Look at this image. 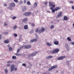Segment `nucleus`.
<instances>
[{"label": "nucleus", "instance_id": "47", "mask_svg": "<svg viewBox=\"0 0 74 74\" xmlns=\"http://www.w3.org/2000/svg\"><path fill=\"white\" fill-rule=\"evenodd\" d=\"M4 6L5 7H7V4H4Z\"/></svg>", "mask_w": 74, "mask_h": 74}, {"label": "nucleus", "instance_id": "10", "mask_svg": "<svg viewBox=\"0 0 74 74\" xmlns=\"http://www.w3.org/2000/svg\"><path fill=\"white\" fill-rule=\"evenodd\" d=\"M37 41V39H34L32 40H31L30 41L31 42H33L35 41Z\"/></svg>", "mask_w": 74, "mask_h": 74}, {"label": "nucleus", "instance_id": "26", "mask_svg": "<svg viewBox=\"0 0 74 74\" xmlns=\"http://www.w3.org/2000/svg\"><path fill=\"white\" fill-rule=\"evenodd\" d=\"M27 4L28 5H31V3H30V1H27Z\"/></svg>", "mask_w": 74, "mask_h": 74}, {"label": "nucleus", "instance_id": "34", "mask_svg": "<svg viewBox=\"0 0 74 74\" xmlns=\"http://www.w3.org/2000/svg\"><path fill=\"white\" fill-rule=\"evenodd\" d=\"M31 26H35V24L33 23H32L31 24Z\"/></svg>", "mask_w": 74, "mask_h": 74}, {"label": "nucleus", "instance_id": "40", "mask_svg": "<svg viewBox=\"0 0 74 74\" xmlns=\"http://www.w3.org/2000/svg\"><path fill=\"white\" fill-rule=\"evenodd\" d=\"M7 25V23H4V26H6Z\"/></svg>", "mask_w": 74, "mask_h": 74}, {"label": "nucleus", "instance_id": "17", "mask_svg": "<svg viewBox=\"0 0 74 74\" xmlns=\"http://www.w3.org/2000/svg\"><path fill=\"white\" fill-rule=\"evenodd\" d=\"M24 29H28V27L27 26V25H25L24 26Z\"/></svg>", "mask_w": 74, "mask_h": 74}, {"label": "nucleus", "instance_id": "45", "mask_svg": "<svg viewBox=\"0 0 74 74\" xmlns=\"http://www.w3.org/2000/svg\"><path fill=\"white\" fill-rule=\"evenodd\" d=\"M23 2L24 3H26V0H24Z\"/></svg>", "mask_w": 74, "mask_h": 74}, {"label": "nucleus", "instance_id": "58", "mask_svg": "<svg viewBox=\"0 0 74 74\" xmlns=\"http://www.w3.org/2000/svg\"><path fill=\"white\" fill-rule=\"evenodd\" d=\"M11 10H12V9H11Z\"/></svg>", "mask_w": 74, "mask_h": 74}, {"label": "nucleus", "instance_id": "53", "mask_svg": "<svg viewBox=\"0 0 74 74\" xmlns=\"http://www.w3.org/2000/svg\"><path fill=\"white\" fill-rule=\"evenodd\" d=\"M5 34H8V32H5Z\"/></svg>", "mask_w": 74, "mask_h": 74}, {"label": "nucleus", "instance_id": "36", "mask_svg": "<svg viewBox=\"0 0 74 74\" xmlns=\"http://www.w3.org/2000/svg\"><path fill=\"white\" fill-rule=\"evenodd\" d=\"M15 55H16V56H20V55H21V54L16 53L15 54Z\"/></svg>", "mask_w": 74, "mask_h": 74}, {"label": "nucleus", "instance_id": "12", "mask_svg": "<svg viewBox=\"0 0 74 74\" xmlns=\"http://www.w3.org/2000/svg\"><path fill=\"white\" fill-rule=\"evenodd\" d=\"M60 8L59 7H56L55 8L54 10L56 11H58L59 10H60Z\"/></svg>", "mask_w": 74, "mask_h": 74}, {"label": "nucleus", "instance_id": "1", "mask_svg": "<svg viewBox=\"0 0 74 74\" xmlns=\"http://www.w3.org/2000/svg\"><path fill=\"white\" fill-rule=\"evenodd\" d=\"M31 45H24L21 46L20 48H18L17 51V53H19V51H20L21 49L23 48V49H29L31 48Z\"/></svg>", "mask_w": 74, "mask_h": 74}, {"label": "nucleus", "instance_id": "46", "mask_svg": "<svg viewBox=\"0 0 74 74\" xmlns=\"http://www.w3.org/2000/svg\"><path fill=\"white\" fill-rule=\"evenodd\" d=\"M47 3H48V2H47L45 3L44 4H45V5H47Z\"/></svg>", "mask_w": 74, "mask_h": 74}, {"label": "nucleus", "instance_id": "38", "mask_svg": "<svg viewBox=\"0 0 74 74\" xmlns=\"http://www.w3.org/2000/svg\"><path fill=\"white\" fill-rule=\"evenodd\" d=\"M23 3V1H19V4H22Z\"/></svg>", "mask_w": 74, "mask_h": 74}, {"label": "nucleus", "instance_id": "7", "mask_svg": "<svg viewBox=\"0 0 74 74\" xmlns=\"http://www.w3.org/2000/svg\"><path fill=\"white\" fill-rule=\"evenodd\" d=\"M14 67H15V65L14 64L12 65L10 68V71L12 72L14 71Z\"/></svg>", "mask_w": 74, "mask_h": 74}, {"label": "nucleus", "instance_id": "9", "mask_svg": "<svg viewBox=\"0 0 74 74\" xmlns=\"http://www.w3.org/2000/svg\"><path fill=\"white\" fill-rule=\"evenodd\" d=\"M62 15V12H60L59 13L58 15L56 16L57 18H59V17H60Z\"/></svg>", "mask_w": 74, "mask_h": 74}, {"label": "nucleus", "instance_id": "4", "mask_svg": "<svg viewBox=\"0 0 74 74\" xmlns=\"http://www.w3.org/2000/svg\"><path fill=\"white\" fill-rule=\"evenodd\" d=\"M57 67L58 66L57 65L52 66L48 69V71H51V70H53V69H56V68H57Z\"/></svg>", "mask_w": 74, "mask_h": 74}, {"label": "nucleus", "instance_id": "27", "mask_svg": "<svg viewBox=\"0 0 74 74\" xmlns=\"http://www.w3.org/2000/svg\"><path fill=\"white\" fill-rule=\"evenodd\" d=\"M11 5L12 6V7H14L15 5V3H12L11 4Z\"/></svg>", "mask_w": 74, "mask_h": 74}, {"label": "nucleus", "instance_id": "30", "mask_svg": "<svg viewBox=\"0 0 74 74\" xmlns=\"http://www.w3.org/2000/svg\"><path fill=\"white\" fill-rule=\"evenodd\" d=\"M9 50L10 51H12V48H11V47H10L9 48Z\"/></svg>", "mask_w": 74, "mask_h": 74}, {"label": "nucleus", "instance_id": "35", "mask_svg": "<svg viewBox=\"0 0 74 74\" xmlns=\"http://www.w3.org/2000/svg\"><path fill=\"white\" fill-rule=\"evenodd\" d=\"M16 18V17L15 16H13L12 18V19H15Z\"/></svg>", "mask_w": 74, "mask_h": 74}, {"label": "nucleus", "instance_id": "31", "mask_svg": "<svg viewBox=\"0 0 74 74\" xmlns=\"http://www.w3.org/2000/svg\"><path fill=\"white\" fill-rule=\"evenodd\" d=\"M5 72L6 73H8V70L7 69H5Z\"/></svg>", "mask_w": 74, "mask_h": 74}, {"label": "nucleus", "instance_id": "21", "mask_svg": "<svg viewBox=\"0 0 74 74\" xmlns=\"http://www.w3.org/2000/svg\"><path fill=\"white\" fill-rule=\"evenodd\" d=\"M67 40L69 41H71V38H70L69 37H68L67 38Z\"/></svg>", "mask_w": 74, "mask_h": 74}, {"label": "nucleus", "instance_id": "48", "mask_svg": "<svg viewBox=\"0 0 74 74\" xmlns=\"http://www.w3.org/2000/svg\"><path fill=\"white\" fill-rule=\"evenodd\" d=\"M14 70V71H16L17 70V68H15Z\"/></svg>", "mask_w": 74, "mask_h": 74}, {"label": "nucleus", "instance_id": "6", "mask_svg": "<svg viewBox=\"0 0 74 74\" xmlns=\"http://www.w3.org/2000/svg\"><path fill=\"white\" fill-rule=\"evenodd\" d=\"M31 14V12H29L28 13H25L23 14V15L25 16H30Z\"/></svg>", "mask_w": 74, "mask_h": 74}, {"label": "nucleus", "instance_id": "42", "mask_svg": "<svg viewBox=\"0 0 74 74\" xmlns=\"http://www.w3.org/2000/svg\"><path fill=\"white\" fill-rule=\"evenodd\" d=\"M69 3L70 4H72V3H73V1H70L69 2Z\"/></svg>", "mask_w": 74, "mask_h": 74}, {"label": "nucleus", "instance_id": "5", "mask_svg": "<svg viewBox=\"0 0 74 74\" xmlns=\"http://www.w3.org/2000/svg\"><path fill=\"white\" fill-rule=\"evenodd\" d=\"M64 58H66V56H60L59 57L57 58V60H63V59H64Z\"/></svg>", "mask_w": 74, "mask_h": 74}, {"label": "nucleus", "instance_id": "16", "mask_svg": "<svg viewBox=\"0 0 74 74\" xmlns=\"http://www.w3.org/2000/svg\"><path fill=\"white\" fill-rule=\"evenodd\" d=\"M27 21V18H25L23 20L22 22H24Z\"/></svg>", "mask_w": 74, "mask_h": 74}, {"label": "nucleus", "instance_id": "20", "mask_svg": "<svg viewBox=\"0 0 74 74\" xmlns=\"http://www.w3.org/2000/svg\"><path fill=\"white\" fill-rule=\"evenodd\" d=\"M4 42L5 44H8V43H9V41L7 40H5L4 41Z\"/></svg>", "mask_w": 74, "mask_h": 74}, {"label": "nucleus", "instance_id": "14", "mask_svg": "<svg viewBox=\"0 0 74 74\" xmlns=\"http://www.w3.org/2000/svg\"><path fill=\"white\" fill-rule=\"evenodd\" d=\"M40 28H37L36 30V32H39V33H40Z\"/></svg>", "mask_w": 74, "mask_h": 74}, {"label": "nucleus", "instance_id": "11", "mask_svg": "<svg viewBox=\"0 0 74 74\" xmlns=\"http://www.w3.org/2000/svg\"><path fill=\"white\" fill-rule=\"evenodd\" d=\"M37 53V52H35L34 53H32L31 55V56H35Z\"/></svg>", "mask_w": 74, "mask_h": 74}, {"label": "nucleus", "instance_id": "8", "mask_svg": "<svg viewBox=\"0 0 74 74\" xmlns=\"http://www.w3.org/2000/svg\"><path fill=\"white\" fill-rule=\"evenodd\" d=\"M45 28H44V27H42L40 29V30L39 31V34H40V33H41V32H44V31H45Z\"/></svg>", "mask_w": 74, "mask_h": 74}, {"label": "nucleus", "instance_id": "43", "mask_svg": "<svg viewBox=\"0 0 74 74\" xmlns=\"http://www.w3.org/2000/svg\"><path fill=\"white\" fill-rule=\"evenodd\" d=\"M7 66L8 67H10V64H7Z\"/></svg>", "mask_w": 74, "mask_h": 74}, {"label": "nucleus", "instance_id": "32", "mask_svg": "<svg viewBox=\"0 0 74 74\" xmlns=\"http://www.w3.org/2000/svg\"><path fill=\"white\" fill-rule=\"evenodd\" d=\"M53 27H54V26L53 25H52L50 27V28L51 29H53Z\"/></svg>", "mask_w": 74, "mask_h": 74}, {"label": "nucleus", "instance_id": "24", "mask_svg": "<svg viewBox=\"0 0 74 74\" xmlns=\"http://www.w3.org/2000/svg\"><path fill=\"white\" fill-rule=\"evenodd\" d=\"M34 7H37V3L35 2L34 3Z\"/></svg>", "mask_w": 74, "mask_h": 74}, {"label": "nucleus", "instance_id": "50", "mask_svg": "<svg viewBox=\"0 0 74 74\" xmlns=\"http://www.w3.org/2000/svg\"><path fill=\"white\" fill-rule=\"evenodd\" d=\"M61 73L62 74H63V73H64V71H62L61 72Z\"/></svg>", "mask_w": 74, "mask_h": 74}, {"label": "nucleus", "instance_id": "44", "mask_svg": "<svg viewBox=\"0 0 74 74\" xmlns=\"http://www.w3.org/2000/svg\"><path fill=\"white\" fill-rule=\"evenodd\" d=\"M72 8L73 10H74V6H72Z\"/></svg>", "mask_w": 74, "mask_h": 74}, {"label": "nucleus", "instance_id": "41", "mask_svg": "<svg viewBox=\"0 0 74 74\" xmlns=\"http://www.w3.org/2000/svg\"><path fill=\"white\" fill-rule=\"evenodd\" d=\"M33 32H34V30L32 29L31 31V33H33Z\"/></svg>", "mask_w": 74, "mask_h": 74}, {"label": "nucleus", "instance_id": "13", "mask_svg": "<svg viewBox=\"0 0 74 74\" xmlns=\"http://www.w3.org/2000/svg\"><path fill=\"white\" fill-rule=\"evenodd\" d=\"M52 56H49L46 57V59H51L52 58Z\"/></svg>", "mask_w": 74, "mask_h": 74}, {"label": "nucleus", "instance_id": "2", "mask_svg": "<svg viewBox=\"0 0 74 74\" xmlns=\"http://www.w3.org/2000/svg\"><path fill=\"white\" fill-rule=\"evenodd\" d=\"M49 7H52L50 8L51 10H52L55 7V4L53 2H49Z\"/></svg>", "mask_w": 74, "mask_h": 74}, {"label": "nucleus", "instance_id": "56", "mask_svg": "<svg viewBox=\"0 0 74 74\" xmlns=\"http://www.w3.org/2000/svg\"><path fill=\"white\" fill-rule=\"evenodd\" d=\"M9 46H10V45H8V47H9Z\"/></svg>", "mask_w": 74, "mask_h": 74}, {"label": "nucleus", "instance_id": "51", "mask_svg": "<svg viewBox=\"0 0 74 74\" xmlns=\"http://www.w3.org/2000/svg\"><path fill=\"white\" fill-rule=\"evenodd\" d=\"M47 12H49V13H50V12L49 11H47Z\"/></svg>", "mask_w": 74, "mask_h": 74}, {"label": "nucleus", "instance_id": "37", "mask_svg": "<svg viewBox=\"0 0 74 74\" xmlns=\"http://www.w3.org/2000/svg\"><path fill=\"white\" fill-rule=\"evenodd\" d=\"M22 65L23 66H26V64H25V63L23 64Z\"/></svg>", "mask_w": 74, "mask_h": 74}, {"label": "nucleus", "instance_id": "28", "mask_svg": "<svg viewBox=\"0 0 74 74\" xmlns=\"http://www.w3.org/2000/svg\"><path fill=\"white\" fill-rule=\"evenodd\" d=\"M51 10H52L51 12L53 13H54L55 12V9H51Z\"/></svg>", "mask_w": 74, "mask_h": 74}, {"label": "nucleus", "instance_id": "25", "mask_svg": "<svg viewBox=\"0 0 74 74\" xmlns=\"http://www.w3.org/2000/svg\"><path fill=\"white\" fill-rule=\"evenodd\" d=\"M12 58L13 59H16V56H12Z\"/></svg>", "mask_w": 74, "mask_h": 74}, {"label": "nucleus", "instance_id": "49", "mask_svg": "<svg viewBox=\"0 0 74 74\" xmlns=\"http://www.w3.org/2000/svg\"><path fill=\"white\" fill-rule=\"evenodd\" d=\"M1 38V35H0V40Z\"/></svg>", "mask_w": 74, "mask_h": 74}, {"label": "nucleus", "instance_id": "15", "mask_svg": "<svg viewBox=\"0 0 74 74\" xmlns=\"http://www.w3.org/2000/svg\"><path fill=\"white\" fill-rule=\"evenodd\" d=\"M64 21H67L68 19V18L67 16H64Z\"/></svg>", "mask_w": 74, "mask_h": 74}, {"label": "nucleus", "instance_id": "39", "mask_svg": "<svg viewBox=\"0 0 74 74\" xmlns=\"http://www.w3.org/2000/svg\"><path fill=\"white\" fill-rule=\"evenodd\" d=\"M14 1L15 2V3H18V0H14Z\"/></svg>", "mask_w": 74, "mask_h": 74}, {"label": "nucleus", "instance_id": "18", "mask_svg": "<svg viewBox=\"0 0 74 74\" xmlns=\"http://www.w3.org/2000/svg\"><path fill=\"white\" fill-rule=\"evenodd\" d=\"M54 44L55 45H58V44H59V42L56 41H55L54 42Z\"/></svg>", "mask_w": 74, "mask_h": 74}, {"label": "nucleus", "instance_id": "54", "mask_svg": "<svg viewBox=\"0 0 74 74\" xmlns=\"http://www.w3.org/2000/svg\"><path fill=\"white\" fill-rule=\"evenodd\" d=\"M35 36H36V37H37V34H35Z\"/></svg>", "mask_w": 74, "mask_h": 74}, {"label": "nucleus", "instance_id": "52", "mask_svg": "<svg viewBox=\"0 0 74 74\" xmlns=\"http://www.w3.org/2000/svg\"><path fill=\"white\" fill-rule=\"evenodd\" d=\"M72 45H74V42H73L72 43Z\"/></svg>", "mask_w": 74, "mask_h": 74}, {"label": "nucleus", "instance_id": "19", "mask_svg": "<svg viewBox=\"0 0 74 74\" xmlns=\"http://www.w3.org/2000/svg\"><path fill=\"white\" fill-rule=\"evenodd\" d=\"M26 8L24 6V8L23 9V11L24 12L26 11Z\"/></svg>", "mask_w": 74, "mask_h": 74}, {"label": "nucleus", "instance_id": "29", "mask_svg": "<svg viewBox=\"0 0 74 74\" xmlns=\"http://www.w3.org/2000/svg\"><path fill=\"white\" fill-rule=\"evenodd\" d=\"M14 35L15 37H16L17 36H18V35L16 34H14Z\"/></svg>", "mask_w": 74, "mask_h": 74}, {"label": "nucleus", "instance_id": "23", "mask_svg": "<svg viewBox=\"0 0 74 74\" xmlns=\"http://www.w3.org/2000/svg\"><path fill=\"white\" fill-rule=\"evenodd\" d=\"M12 61H8L7 62V63H12Z\"/></svg>", "mask_w": 74, "mask_h": 74}, {"label": "nucleus", "instance_id": "57", "mask_svg": "<svg viewBox=\"0 0 74 74\" xmlns=\"http://www.w3.org/2000/svg\"><path fill=\"white\" fill-rule=\"evenodd\" d=\"M58 71H57V73H58Z\"/></svg>", "mask_w": 74, "mask_h": 74}, {"label": "nucleus", "instance_id": "22", "mask_svg": "<svg viewBox=\"0 0 74 74\" xmlns=\"http://www.w3.org/2000/svg\"><path fill=\"white\" fill-rule=\"evenodd\" d=\"M47 45H48V46H49V47H50V46H51V45H52L49 42L47 43Z\"/></svg>", "mask_w": 74, "mask_h": 74}, {"label": "nucleus", "instance_id": "55", "mask_svg": "<svg viewBox=\"0 0 74 74\" xmlns=\"http://www.w3.org/2000/svg\"><path fill=\"white\" fill-rule=\"evenodd\" d=\"M28 56H29V57H30V55L29 54V55H28Z\"/></svg>", "mask_w": 74, "mask_h": 74}, {"label": "nucleus", "instance_id": "3", "mask_svg": "<svg viewBox=\"0 0 74 74\" xmlns=\"http://www.w3.org/2000/svg\"><path fill=\"white\" fill-rule=\"evenodd\" d=\"M59 51V50L58 49H55L53 51H50V53H52V54H53V53H58Z\"/></svg>", "mask_w": 74, "mask_h": 74}, {"label": "nucleus", "instance_id": "33", "mask_svg": "<svg viewBox=\"0 0 74 74\" xmlns=\"http://www.w3.org/2000/svg\"><path fill=\"white\" fill-rule=\"evenodd\" d=\"M17 28V27L15 25V26L13 27V29H16Z\"/></svg>", "mask_w": 74, "mask_h": 74}]
</instances>
